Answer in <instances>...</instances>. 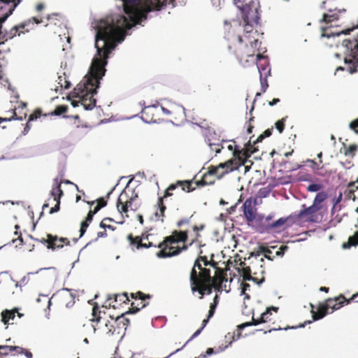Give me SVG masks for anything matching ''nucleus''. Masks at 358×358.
<instances>
[{
    "mask_svg": "<svg viewBox=\"0 0 358 358\" xmlns=\"http://www.w3.org/2000/svg\"><path fill=\"white\" fill-rule=\"evenodd\" d=\"M241 286H242V287H241V289H242V290H241V294H244V295H245V298H248V299L250 296H249V295H248V294H247L245 293V292H246L248 289H249V288H250V285H249L248 283H247V282H243V283H242V285H241Z\"/></svg>",
    "mask_w": 358,
    "mask_h": 358,
    "instance_id": "nucleus-56",
    "label": "nucleus"
},
{
    "mask_svg": "<svg viewBox=\"0 0 358 358\" xmlns=\"http://www.w3.org/2000/svg\"><path fill=\"white\" fill-rule=\"evenodd\" d=\"M357 150V145H351L348 148H345L343 153L345 156H348V157L353 158L356 155Z\"/></svg>",
    "mask_w": 358,
    "mask_h": 358,
    "instance_id": "nucleus-47",
    "label": "nucleus"
},
{
    "mask_svg": "<svg viewBox=\"0 0 358 358\" xmlns=\"http://www.w3.org/2000/svg\"><path fill=\"white\" fill-rule=\"evenodd\" d=\"M31 238L35 242H38V243H42L43 245H46V247H47L48 249H49V248H54L53 246H52V241L54 239L55 240V238H53V235L51 234H46V238L42 237L41 238H34L31 236Z\"/></svg>",
    "mask_w": 358,
    "mask_h": 358,
    "instance_id": "nucleus-36",
    "label": "nucleus"
},
{
    "mask_svg": "<svg viewBox=\"0 0 358 358\" xmlns=\"http://www.w3.org/2000/svg\"><path fill=\"white\" fill-rule=\"evenodd\" d=\"M254 141L251 142V138L248 142V143L245 145V148L242 150H235L234 151V156H238L237 159H241V165L243 164V160L242 159V157H244L245 158H248L250 157V155L255 152H257L258 150L255 147Z\"/></svg>",
    "mask_w": 358,
    "mask_h": 358,
    "instance_id": "nucleus-24",
    "label": "nucleus"
},
{
    "mask_svg": "<svg viewBox=\"0 0 358 358\" xmlns=\"http://www.w3.org/2000/svg\"><path fill=\"white\" fill-rule=\"evenodd\" d=\"M189 282L192 291L198 292L201 294L200 299H202L205 294H210L212 292L214 279L211 277L209 270L198 272L197 270L192 268Z\"/></svg>",
    "mask_w": 358,
    "mask_h": 358,
    "instance_id": "nucleus-8",
    "label": "nucleus"
},
{
    "mask_svg": "<svg viewBox=\"0 0 358 358\" xmlns=\"http://www.w3.org/2000/svg\"><path fill=\"white\" fill-rule=\"evenodd\" d=\"M354 241H350V236L348 238V242L343 243L342 245V248L343 249H349L352 246H356L358 245V236L353 239Z\"/></svg>",
    "mask_w": 358,
    "mask_h": 358,
    "instance_id": "nucleus-53",
    "label": "nucleus"
},
{
    "mask_svg": "<svg viewBox=\"0 0 358 358\" xmlns=\"http://www.w3.org/2000/svg\"><path fill=\"white\" fill-rule=\"evenodd\" d=\"M10 354L12 355H17L24 354L27 358H32V353L20 346H12L10 345Z\"/></svg>",
    "mask_w": 358,
    "mask_h": 358,
    "instance_id": "nucleus-39",
    "label": "nucleus"
},
{
    "mask_svg": "<svg viewBox=\"0 0 358 358\" xmlns=\"http://www.w3.org/2000/svg\"><path fill=\"white\" fill-rule=\"evenodd\" d=\"M68 108H69L68 106H65V105L57 106L53 111H52V112H50V113H49L48 114H46V113L43 114L42 113V110L40 108H36L29 115V119H28V122H27V123L26 124V127L24 128V131H28L30 129L29 122L36 120V119H38V117H40L42 115H43L45 117H46L48 115H57V116H59V115H63L65 113H66L67 110H68Z\"/></svg>",
    "mask_w": 358,
    "mask_h": 358,
    "instance_id": "nucleus-15",
    "label": "nucleus"
},
{
    "mask_svg": "<svg viewBox=\"0 0 358 358\" xmlns=\"http://www.w3.org/2000/svg\"><path fill=\"white\" fill-rule=\"evenodd\" d=\"M266 78L267 77L266 76H262L260 75V81L262 90H266V88L268 87Z\"/></svg>",
    "mask_w": 358,
    "mask_h": 358,
    "instance_id": "nucleus-58",
    "label": "nucleus"
},
{
    "mask_svg": "<svg viewBox=\"0 0 358 358\" xmlns=\"http://www.w3.org/2000/svg\"><path fill=\"white\" fill-rule=\"evenodd\" d=\"M59 296L61 302L64 304L66 308H71L74 305L75 296L71 293L68 289H64Z\"/></svg>",
    "mask_w": 358,
    "mask_h": 358,
    "instance_id": "nucleus-31",
    "label": "nucleus"
},
{
    "mask_svg": "<svg viewBox=\"0 0 358 358\" xmlns=\"http://www.w3.org/2000/svg\"><path fill=\"white\" fill-rule=\"evenodd\" d=\"M190 222V217L189 218H182L178 221L177 222V227H182L183 224H189Z\"/></svg>",
    "mask_w": 358,
    "mask_h": 358,
    "instance_id": "nucleus-57",
    "label": "nucleus"
},
{
    "mask_svg": "<svg viewBox=\"0 0 358 358\" xmlns=\"http://www.w3.org/2000/svg\"><path fill=\"white\" fill-rule=\"evenodd\" d=\"M210 318H208L207 317V318L204 319L202 322V326L200 329H197L194 334L193 335L190 337V338L182 345V347H185L190 341H192L193 338H194L195 337H196L197 336H199L201 331L203 329V328L206 326V324H208V321H209Z\"/></svg>",
    "mask_w": 358,
    "mask_h": 358,
    "instance_id": "nucleus-46",
    "label": "nucleus"
},
{
    "mask_svg": "<svg viewBox=\"0 0 358 358\" xmlns=\"http://www.w3.org/2000/svg\"><path fill=\"white\" fill-rule=\"evenodd\" d=\"M42 22L43 21L41 18L32 17L20 24L13 27L9 31H5L4 32L2 31V33H0V35H1V38L6 41L9 39H12L16 36H20L21 34L29 32V29H31L30 25H34L35 24H38Z\"/></svg>",
    "mask_w": 358,
    "mask_h": 358,
    "instance_id": "nucleus-9",
    "label": "nucleus"
},
{
    "mask_svg": "<svg viewBox=\"0 0 358 358\" xmlns=\"http://www.w3.org/2000/svg\"><path fill=\"white\" fill-rule=\"evenodd\" d=\"M357 27H352L351 29H348L345 30H342L339 31H333L331 27H323L322 28V37L326 38H334L338 37L341 34H348L351 31H353L355 29L357 28Z\"/></svg>",
    "mask_w": 358,
    "mask_h": 358,
    "instance_id": "nucleus-28",
    "label": "nucleus"
},
{
    "mask_svg": "<svg viewBox=\"0 0 358 358\" xmlns=\"http://www.w3.org/2000/svg\"><path fill=\"white\" fill-rule=\"evenodd\" d=\"M208 266H211L216 269V273L220 278V282L222 283L224 280L223 271L217 267V262L208 261L206 256H199L197 257L192 268H194V270L197 268L199 271V272H203L204 270H209L210 271V268H207Z\"/></svg>",
    "mask_w": 358,
    "mask_h": 358,
    "instance_id": "nucleus-13",
    "label": "nucleus"
},
{
    "mask_svg": "<svg viewBox=\"0 0 358 358\" xmlns=\"http://www.w3.org/2000/svg\"><path fill=\"white\" fill-rule=\"evenodd\" d=\"M94 215V214L89 211L87 217H85V220L81 222L80 229V237H82L86 232L87 227L93 220Z\"/></svg>",
    "mask_w": 358,
    "mask_h": 358,
    "instance_id": "nucleus-38",
    "label": "nucleus"
},
{
    "mask_svg": "<svg viewBox=\"0 0 358 358\" xmlns=\"http://www.w3.org/2000/svg\"><path fill=\"white\" fill-rule=\"evenodd\" d=\"M142 119L148 122H157L160 120L159 110L156 105L145 106L141 111Z\"/></svg>",
    "mask_w": 358,
    "mask_h": 358,
    "instance_id": "nucleus-18",
    "label": "nucleus"
},
{
    "mask_svg": "<svg viewBox=\"0 0 358 358\" xmlns=\"http://www.w3.org/2000/svg\"><path fill=\"white\" fill-rule=\"evenodd\" d=\"M350 129L354 130L357 134H358V118L351 122V123L350 124Z\"/></svg>",
    "mask_w": 358,
    "mask_h": 358,
    "instance_id": "nucleus-62",
    "label": "nucleus"
},
{
    "mask_svg": "<svg viewBox=\"0 0 358 358\" xmlns=\"http://www.w3.org/2000/svg\"><path fill=\"white\" fill-rule=\"evenodd\" d=\"M96 204L102 208L107 205V200L103 197H101L96 199Z\"/></svg>",
    "mask_w": 358,
    "mask_h": 358,
    "instance_id": "nucleus-60",
    "label": "nucleus"
},
{
    "mask_svg": "<svg viewBox=\"0 0 358 358\" xmlns=\"http://www.w3.org/2000/svg\"><path fill=\"white\" fill-rule=\"evenodd\" d=\"M113 220L112 218H110V217H105L103 218L101 222H100L99 224V227L102 229H108L111 231H114L115 229V227L110 225L109 223L113 222Z\"/></svg>",
    "mask_w": 358,
    "mask_h": 358,
    "instance_id": "nucleus-45",
    "label": "nucleus"
},
{
    "mask_svg": "<svg viewBox=\"0 0 358 358\" xmlns=\"http://www.w3.org/2000/svg\"><path fill=\"white\" fill-rule=\"evenodd\" d=\"M306 162L311 164L310 167L314 171L315 173L321 176H326V173H323L322 171V170L323 169V166L320 167V164L317 163L313 159H307Z\"/></svg>",
    "mask_w": 358,
    "mask_h": 358,
    "instance_id": "nucleus-42",
    "label": "nucleus"
},
{
    "mask_svg": "<svg viewBox=\"0 0 358 358\" xmlns=\"http://www.w3.org/2000/svg\"><path fill=\"white\" fill-rule=\"evenodd\" d=\"M53 238H55V240L54 239L52 241V246L54 248H49V250H55L62 249L64 245H69L70 241L66 238H59L56 235H53Z\"/></svg>",
    "mask_w": 358,
    "mask_h": 358,
    "instance_id": "nucleus-35",
    "label": "nucleus"
},
{
    "mask_svg": "<svg viewBox=\"0 0 358 358\" xmlns=\"http://www.w3.org/2000/svg\"><path fill=\"white\" fill-rule=\"evenodd\" d=\"M57 81L59 85L57 87H59L62 89L66 90L71 86V83L65 72H63L62 75H59ZM57 87L55 90H57Z\"/></svg>",
    "mask_w": 358,
    "mask_h": 358,
    "instance_id": "nucleus-37",
    "label": "nucleus"
},
{
    "mask_svg": "<svg viewBox=\"0 0 358 358\" xmlns=\"http://www.w3.org/2000/svg\"><path fill=\"white\" fill-rule=\"evenodd\" d=\"M356 297H354L353 295L349 299H347L343 294L339 295L338 297L335 298H329L325 301V303L328 308V310L331 309V313L334 310H338L344 304H349L352 300H354Z\"/></svg>",
    "mask_w": 358,
    "mask_h": 358,
    "instance_id": "nucleus-20",
    "label": "nucleus"
},
{
    "mask_svg": "<svg viewBox=\"0 0 358 358\" xmlns=\"http://www.w3.org/2000/svg\"><path fill=\"white\" fill-rule=\"evenodd\" d=\"M287 118V116L282 117L281 120H278L275 123V128L279 131L280 134L282 133V131H284L285 121H286Z\"/></svg>",
    "mask_w": 358,
    "mask_h": 358,
    "instance_id": "nucleus-50",
    "label": "nucleus"
},
{
    "mask_svg": "<svg viewBox=\"0 0 358 358\" xmlns=\"http://www.w3.org/2000/svg\"><path fill=\"white\" fill-rule=\"evenodd\" d=\"M322 187L320 184H310L308 186L307 190L310 192H317Z\"/></svg>",
    "mask_w": 358,
    "mask_h": 358,
    "instance_id": "nucleus-54",
    "label": "nucleus"
},
{
    "mask_svg": "<svg viewBox=\"0 0 358 358\" xmlns=\"http://www.w3.org/2000/svg\"><path fill=\"white\" fill-rule=\"evenodd\" d=\"M258 13H257L256 16L254 18L251 19V21L248 22V23L243 20V22L245 23V29L246 34L250 33L252 31V22H257V20L259 19V17L257 16Z\"/></svg>",
    "mask_w": 358,
    "mask_h": 358,
    "instance_id": "nucleus-49",
    "label": "nucleus"
},
{
    "mask_svg": "<svg viewBox=\"0 0 358 358\" xmlns=\"http://www.w3.org/2000/svg\"><path fill=\"white\" fill-rule=\"evenodd\" d=\"M156 206L157 208L155 212V215L158 220L163 222L165 217L164 213L166 209V206L162 198H158Z\"/></svg>",
    "mask_w": 358,
    "mask_h": 358,
    "instance_id": "nucleus-33",
    "label": "nucleus"
},
{
    "mask_svg": "<svg viewBox=\"0 0 358 358\" xmlns=\"http://www.w3.org/2000/svg\"><path fill=\"white\" fill-rule=\"evenodd\" d=\"M358 183V177L355 181H351L348 184V188H354L355 191L358 190V185L356 184Z\"/></svg>",
    "mask_w": 358,
    "mask_h": 358,
    "instance_id": "nucleus-64",
    "label": "nucleus"
},
{
    "mask_svg": "<svg viewBox=\"0 0 358 358\" xmlns=\"http://www.w3.org/2000/svg\"><path fill=\"white\" fill-rule=\"evenodd\" d=\"M101 310L97 304L92 308V318L90 321L92 322V326L94 332L99 330L102 334L113 336L114 334H120L122 331H125L129 324V319L124 317L126 313H122L120 315L114 317L110 316L111 321H107L103 326L100 325L101 321Z\"/></svg>",
    "mask_w": 358,
    "mask_h": 358,
    "instance_id": "nucleus-4",
    "label": "nucleus"
},
{
    "mask_svg": "<svg viewBox=\"0 0 358 358\" xmlns=\"http://www.w3.org/2000/svg\"><path fill=\"white\" fill-rule=\"evenodd\" d=\"M107 236L106 229H103L97 233V236L94 241H98L99 238H106Z\"/></svg>",
    "mask_w": 358,
    "mask_h": 358,
    "instance_id": "nucleus-63",
    "label": "nucleus"
},
{
    "mask_svg": "<svg viewBox=\"0 0 358 358\" xmlns=\"http://www.w3.org/2000/svg\"><path fill=\"white\" fill-rule=\"evenodd\" d=\"M128 17L117 15L101 20L96 34V56L94 57L87 74L73 90H97L106 73L105 66L109 54L125 37V32L147 19L148 13L160 10L175 0H121Z\"/></svg>",
    "mask_w": 358,
    "mask_h": 358,
    "instance_id": "nucleus-1",
    "label": "nucleus"
},
{
    "mask_svg": "<svg viewBox=\"0 0 358 358\" xmlns=\"http://www.w3.org/2000/svg\"><path fill=\"white\" fill-rule=\"evenodd\" d=\"M15 310H6L1 313V320L2 322L6 324L10 320H13L15 317Z\"/></svg>",
    "mask_w": 358,
    "mask_h": 358,
    "instance_id": "nucleus-43",
    "label": "nucleus"
},
{
    "mask_svg": "<svg viewBox=\"0 0 358 358\" xmlns=\"http://www.w3.org/2000/svg\"><path fill=\"white\" fill-rule=\"evenodd\" d=\"M261 249L262 252H264V255L263 256L261 255V257H264V259L267 258L268 260H272V259L269 257V254L271 253V251L266 248H261Z\"/></svg>",
    "mask_w": 358,
    "mask_h": 358,
    "instance_id": "nucleus-61",
    "label": "nucleus"
},
{
    "mask_svg": "<svg viewBox=\"0 0 358 358\" xmlns=\"http://www.w3.org/2000/svg\"><path fill=\"white\" fill-rule=\"evenodd\" d=\"M327 198V194L324 192H320L317 194L314 199L313 204L317 207H322L321 203Z\"/></svg>",
    "mask_w": 358,
    "mask_h": 358,
    "instance_id": "nucleus-44",
    "label": "nucleus"
},
{
    "mask_svg": "<svg viewBox=\"0 0 358 358\" xmlns=\"http://www.w3.org/2000/svg\"><path fill=\"white\" fill-rule=\"evenodd\" d=\"M9 354H10V345H0V358H3Z\"/></svg>",
    "mask_w": 358,
    "mask_h": 358,
    "instance_id": "nucleus-52",
    "label": "nucleus"
},
{
    "mask_svg": "<svg viewBox=\"0 0 358 358\" xmlns=\"http://www.w3.org/2000/svg\"><path fill=\"white\" fill-rule=\"evenodd\" d=\"M322 207H317L313 203L312 206L305 208L304 209L300 210L298 214L299 218L307 217L306 220L308 221L313 222L315 220L313 218L314 214L320 210Z\"/></svg>",
    "mask_w": 358,
    "mask_h": 358,
    "instance_id": "nucleus-29",
    "label": "nucleus"
},
{
    "mask_svg": "<svg viewBox=\"0 0 358 358\" xmlns=\"http://www.w3.org/2000/svg\"><path fill=\"white\" fill-rule=\"evenodd\" d=\"M176 185L175 183H172L169 185V186L164 191V194L162 196H159V198H162L164 201V199L173 196V191L176 189Z\"/></svg>",
    "mask_w": 358,
    "mask_h": 358,
    "instance_id": "nucleus-48",
    "label": "nucleus"
},
{
    "mask_svg": "<svg viewBox=\"0 0 358 358\" xmlns=\"http://www.w3.org/2000/svg\"><path fill=\"white\" fill-rule=\"evenodd\" d=\"M195 177L192 180H177L175 182L176 187H180L182 190L186 192H191L196 189V187H198L195 182H194Z\"/></svg>",
    "mask_w": 358,
    "mask_h": 358,
    "instance_id": "nucleus-30",
    "label": "nucleus"
},
{
    "mask_svg": "<svg viewBox=\"0 0 358 358\" xmlns=\"http://www.w3.org/2000/svg\"><path fill=\"white\" fill-rule=\"evenodd\" d=\"M271 310H273L275 313H277L278 310V308L274 306L267 308L266 310L261 315V317L259 319H255L254 317H252V322H245L238 325V329H243L244 328L249 326L257 325L261 323H266L267 322L271 321V319L270 318V316L271 315Z\"/></svg>",
    "mask_w": 358,
    "mask_h": 358,
    "instance_id": "nucleus-16",
    "label": "nucleus"
},
{
    "mask_svg": "<svg viewBox=\"0 0 358 358\" xmlns=\"http://www.w3.org/2000/svg\"><path fill=\"white\" fill-rule=\"evenodd\" d=\"M113 299V304L110 303L109 306H112L113 308H117L122 303H127L129 301V299L127 292L113 294L109 296L107 299L108 301Z\"/></svg>",
    "mask_w": 358,
    "mask_h": 358,
    "instance_id": "nucleus-26",
    "label": "nucleus"
},
{
    "mask_svg": "<svg viewBox=\"0 0 358 358\" xmlns=\"http://www.w3.org/2000/svg\"><path fill=\"white\" fill-rule=\"evenodd\" d=\"M62 181L58 178L54 180L53 187L51 190V196L53 197V200L56 201V204L54 207H52L50 210V213L52 214L59 210L60 209V199L63 196V191L61 189Z\"/></svg>",
    "mask_w": 358,
    "mask_h": 358,
    "instance_id": "nucleus-17",
    "label": "nucleus"
},
{
    "mask_svg": "<svg viewBox=\"0 0 358 358\" xmlns=\"http://www.w3.org/2000/svg\"><path fill=\"white\" fill-rule=\"evenodd\" d=\"M311 308H312L311 313L313 315V318L315 321L323 318L328 313V308H327L325 302L323 303L319 304L318 308H317V311L314 310V306L312 304H311Z\"/></svg>",
    "mask_w": 358,
    "mask_h": 358,
    "instance_id": "nucleus-32",
    "label": "nucleus"
},
{
    "mask_svg": "<svg viewBox=\"0 0 358 358\" xmlns=\"http://www.w3.org/2000/svg\"><path fill=\"white\" fill-rule=\"evenodd\" d=\"M0 3H3L2 0H0ZM7 6H8V10L5 13L0 14V33H2V24L15 10L14 8L11 5Z\"/></svg>",
    "mask_w": 358,
    "mask_h": 358,
    "instance_id": "nucleus-41",
    "label": "nucleus"
},
{
    "mask_svg": "<svg viewBox=\"0 0 358 358\" xmlns=\"http://www.w3.org/2000/svg\"><path fill=\"white\" fill-rule=\"evenodd\" d=\"M241 166V159H231L217 166L210 165L208 171L205 173L202 178L197 180L195 184L197 187H203L207 185H213L215 180H208L209 177L215 176L217 180L221 179L224 175L237 170Z\"/></svg>",
    "mask_w": 358,
    "mask_h": 358,
    "instance_id": "nucleus-5",
    "label": "nucleus"
},
{
    "mask_svg": "<svg viewBox=\"0 0 358 358\" xmlns=\"http://www.w3.org/2000/svg\"><path fill=\"white\" fill-rule=\"evenodd\" d=\"M234 3L241 11L242 18L247 23L256 16L258 6L257 0H234Z\"/></svg>",
    "mask_w": 358,
    "mask_h": 358,
    "instance_id": "nucleus-12",
    "label": "nucleus"
},
{
    "mask_svg": "<svg viewBox=\"0 0 358 358\" xmlns=\"http://www.w3.org/2000/svg\"><path fill=\"white\" fill-rule=\"evenodd\" d=\"M20 96L19 94H16L13 96L11 97L10 102L11 103H15L17 104V106H14V109L11 110L12 115L9 117H0V124L3 122H10L13 120H22L23 117L22 116L18 117L17 115V113L15 112L17 108H21L22 109L26 108L27 107V103L22 101H19Z\"/></svg>",
    "mask_w": 358,
    "mask_h": 358,
    "instance_id": "nucleus-21",
    "label": "nucleus"
},
{
    "mask_svg": "<svg viewBox=\"0 0 358 358\" xmlns=\"http://www.w3.org/2000/svg\"><path fill=\"white\" fill-rule=\"evenodd\" d=\"M3 4L11 5L14 9L21 3L22 0H2Z\"/></svg>",
    "mask_w": 358,
    "mask_h": 358,
    "instance_id": "nucleus-55",
    "label": "nucleus"
},
{
    "mask_svg": "<svg viewBox=\"0 0 358 358\" xmlns=\"http://www.w3.org/2000/svg\"><path fill=\"white\" fill-rule=\"evenodd\" d=\"M254 64L257 65L259 75L262 76L267 77L270 75L271 69L269 68L268 58L264 57L262 52L259 54L257 61Z\"/></svg>",
    "mask_w": 358,
    "mask_h": 358,
    "instance_id": "nucleus-25",
    "label": "nucleus"
},
{
    "mask_svg": "<svg viewBox=\"0 0 358 358\" xmlns=\"http://www.w3.org/2000/svg\"><path fill=\"white\" fill-rule=\"evenodd\" d=\"M264 257H261L260 254H257L251 259L248 266H245V262H241L240 265L242 266V268L238 270V272L244 280H252L257 284H261L264 281Z\"/></svg>",
    "mask_w": 358,
    "mask_h": 358,
    "instance_id": "nucleus-7",
    "label": "nucleus"
},
{
    "mask_svg": "<svg viewBox=\"0 0 358 358\" xmlns=\"http://www.w3.org/2000/svg\"><path fill=\"white\" fill-rule=\"evenodd\" d=\"M161 108L166 115H173V117L175 120L183 118L185 117V108L182 106L176 103H170L169 108H166L165 106L161 105Z\"/></svg>",
    "mask_w": 358,
    "mask_h": 358,
    "instance_id": "nucleus-23",
    "label": "nucleus"
},
{
    "mask_svg": "<svg viewBox=\"0 0 358 358\" xmlns=\"http://www.w3.org/2000/svg\"><path fill=\"white\" fill-rule=\"evenodd\" d=\"M244 216L249 224L256 219L257 209L251 199H248L242 206Z\"/></svg>",
    "mask_w": 358,
    "mask_h": 358,
    "instance_id": "nucleus-22",
    "label": "nucleus"
},
{
    "mask_svg": "<svg viewBox=\"0 0 358 358\" xmlns=\"http://www.w3.org/2000/svg\"><path fill=\"white\" fill-rule=\"evenodd\" d=\"M204 228L203 224H201L199 226L194 225L193 226V230L195 231V238L191 241V243L189 244V245H192L194 243H195L198 238L200 237V234H199V231L203 230Z\"/></svg>",
    "mask_w": 358,
    "mask_h": 358,
    "instance_id": "nucleus-51",
    "label": "nucleus"
},
{
    "mask_svg": "<svg viewBox=\"0 0 358 358\" xmlns=\"http://www.w3.org/2000/svg\"><path fill=\"white\" fill-rule=\"evenodd\" d=\"M261 42L258 39L251 38L250 35L238 36L236 43L229 45V50H232L240 64L243 66L254 64L259 57Z\"/></svg>",
    "mask_w": 358,
    "mask_h": 358,
    "instance_id": "nucleus-2",
    "label": "nucleus"
},
{
    "mask_svg": "<svg viewBox=\"0 0 358 358\" xmlns=\"http://www.w3.org/2000/svg\"><path fill=\"white\" fill-rule=\"evenodd\" d=\"M187 239V231L174 230L170 236L165 237L163 241L157 243L155 248H160L156 253L157 257L168 258L178 255L182 251L187 250L189 246L185 244Z\"/></svg>",
    "mask_w": 358,
    "mask_h": 358,
    "instance_id": "nucleus-3",
    "label": "nucleus"
},
{
    "mask_svg": "<svg viewBox=\"0 0 358 358\" xmlns=\"http://www.w3.org/2000/svg\"><path fill=\"white\" fill-rule=\"evenodd\" d=\"M341 13V11L340 10L329 8L327 12L323 13L322 17L320 22H324L326 24L335 22L339 19Z\"/></svg>",
    "mask_w": 358,
    "mask_h": 358,
    "instance_id": "nucleus-27",
    "label": "nucleus"
},
{
    "mask_svg": "<svg viewBox=\"0 0 358 358\" xmlns=\"http://www.w3.org/2000/svg\"><path fill=\"white\" fill-rule=\"evenodd\" d=\"M131 297L134 299L135 301L131 303L129 310L125 312L126 313H135L145 308L148 304V302H146L145 300L150 299L151 295L145 294L138 291L136 293H131Z\"/></svg>",
    "mask_w": 358,
    "mask_h": 358,
    "instance_id": "nucleus-14",
    "label": "nucleus"
},
{
    "mask_svg": "<svg viewBox=\"0 0 358 358\" xmlns=\"http://www.w3.org/2000/svg\"><path fill=\"white\" fill-rule=\"evenodd\" d=\"M272 215L268 216H259L258 217V220L259 221V224L263 231H269L272 230Z\"/></svg>",
    "mask_w": 358,
    "mask_h": 358,
    "instance_id": "nucleus-34",
    "label": "nucleus"
},
{
    "mask_svg": "<svg viewBox=\"0 0 358 358\" xmlns=\"http://www.w3.org/2000/svg\"><path fill=\"white\" fill-rule=\"evenodd\" d=\"M138 195L129 196L127 192L122 191L118 196L116 206L117 210L121 213H127L129 210L136 211L140 206V204L136 202Z\"/></svg>",
    "mask_w": 358,
    "mask_h": 358,
    "instance_id": "nucleus-10",
    "label": "nucleus"
},
{
    "mask_svg": "<svg viewBox=\"0 0 358 358\" xmlns=\"http://www.w3.org/2000/svg\"><path fill=\"white\" fill-rule=\"evenodd\" d=\"M145 239L148 240V236H133L131 234L127 236V240L129 241L131 245L135 246L136 249L139 250L141 248H149L157 245V242L155 241H148V243L143 242Z\"/></svg>",
    "mask_w": 358,
    "mask_h": 358,
    "instance_id": "nucleus-19",
    "label": "nucleus"
},
{
    "mask_svg": "<svg viewBox=\"0 0 358 358\" xmlns=\"http://www.w3.org/2000/svg\"><path fill=\"white\" fill-rule=\"evenodd\" d=\"M290 217H280L278 220L272 222V230L271 231H280L283 226L289 221Z\"/></svg>",
    "mask_w": 358,
    "mask_h": 358,
    "instance_id": "nucleus-40",
    "label": "nucleus"
},
{
    "mask_svg": "<svg viewBox=\"0 0 358 358\" xmlns=\"http://www.w3.org/2000/svg\"><path fill=\"white\" fill-rule=\"evenodd\" d=\"M210 148L211 150L215 151V153L220 152L222 146L220 144H210Z\"/></svg>",
    "mask_w": 358,
    "mask_h": 358,
    "instance_id": "nucleus-59",
    "label": "nucleus"
},
{
    "mask_svg": "<svg viewBox=\"0 0 358 358\" xmlns=\"http://www.w3.org/2000/svg\"><path fill=\"white\" fill-rule=\"evenodd\" d=\"M342 46L345 48L344 57L345 66H338V71L346 70L352 74L357 71L358 68V34L355 37H349L342 41Z\"/></svg>",
    "mask_w": 358,
    "mask_h": 358,
    "instance_id": "nucleus-6",
    "label": "nucleus"
},
{
    "mask_svg": "<svg viewBox=\"0 0 358 358\" xmlns=\"http://www.w3.org/2000/svg\"><path fill=\"white\" fill-rule=\"evenodd\" d=\"M98 91H76L73 92V97L78 98V101L72 100L71 104L73 107L78 106L80 103L86 110H92L96 106L94 98Z\"/></svg>",
    "mask_w": 358,
    "mask_h": 358,
    "instance_id": "nucleus-11",
    "label": "nucleus"
}]
</instances>
